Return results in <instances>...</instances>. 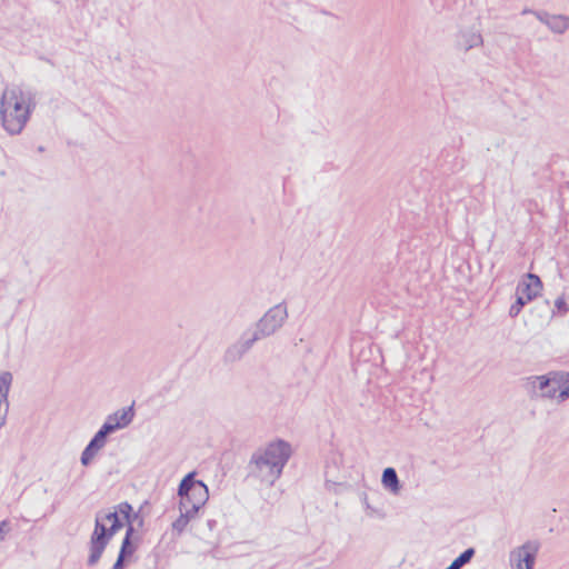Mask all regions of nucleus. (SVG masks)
<instances>
[{"label":"nucleus","instance_id":"nucleus-16","mask_svg":"<svg viewBox=\"0 0 569 569\" xmlns=\"http://www.w3.org/2000/svg\"><path fill=\"white\" fill-rule=\"evenodd\" d=\"M13 381V376L10 371L0 372V401L6 405V412H9V392Z\"/></svg>","mask_w":569,"mask_h":569},{"label":"nucleus","instance_id":"nucleus-12","mask_svg":"<svg viewBox=\"0 0 569 569\" xmlns=\"http://www.w3.org/2000/svg\"><path fill=\"white\" fill-rule=\"evenodd\" d=\"M552 386L555 398L562 402L569 398V372L552 371Z\"/></svg>","mask_w":569,"mask_h":569},{"label":"nucleus","instance_id":"nucleus-1","mask_svg":"<svg viewBox=\"0 0 569 569\" xmlns=\"http://www.w3.org/2000/svg\"><path fill=\"white\" fill-rule=\"evenodd\" d=\"M289 442L278 439L254 451L248 463V476L272 486L282 475L291 457Z\"/></svg>","mask_w":569,"mask_h":569},{"label":"nucleus","instance_id":"nucleus-25","mask_svg":"<svg viewBox=\"0 0 569 569\" xmlns=\"http://www.w3.org/2000/svg\"><path fill=\"white\" fill-rule=\"evenodd\" d=\"M10 522L8 520H2L0 522V541H3L6 535L10 531Z\"/></svg>","mask_w":569,"mask_h":569},{"label":"nucleus","instance_id":"nucleus-18","mask_svg":"<svg viewBox=\"0 0 569 569\" xmlns=\"http://www.w3.org/2000/svg\"><path fill=\"white\" fill-rule=\"evenodd\" d=\"M133 532H134V528H133L132 523H129V526L127 527L126 536H124L121 547H120L119 556L129 558L133 555V552L136 550V548L131 541Z\"/></svg>","mask_w":569,"mask_h":569},{"label":"nucleus","instance_id":"nucleus-5","mask_svg":"<svg viewBox=\"0 0 569 569\" xmlns=\"http://www.w3.org/2000/svg\"><path fill=\"white\" fill-rule=\"evenodd\" d=\"M288 319V309L284 302L271 307L256 323L251 332L258 340L270 337L277 332Z\"/></svg>","mask_w":569,"mask_h":569},{"label":"nucleus","instance_id":"nucleus-22","mask_svg":"<svg viewBox=\"0 0 569 569\" xmlns=\"http://www.w3.org/2000/svg\"><path fill=\"white\" fill-rule=\"evenodd\" d=\"M90 441L97 445L98 448L102 449L107 443V437L98 430Z\"/></svg>","mask_w":569,"mask_h":569},{"label":"nucleus","instance_id":"nucleus-31","mask_svg":"<svg viewBox=\"0 0 569 569\" xmlns=\"http://www.w3.org/2000/svg\"><path fill=\"white\" fill-rule=\"evenodd\" d=\"M336 485L335 482H331L329 480L326 481V486L329 489L331 486Z\"/></svg>","mask_w":569,"mask_h":569},{"label":"nucleus","instance_id":"nucleus-13","mask_svg":"<svg viewBox=\"0 0 569 569\" xmlns=\"http://www.w3.org/2000/svg\"><path fill=\"white\" fill-rule=\"evenodd\" d=\"M483 43V38L480 32L472 30H463L460 31L458 36V48L463 50L465 52L480 47Z\"/></svg>","mask_w":569,"mask_h":569},{"label":"nucleus","instance_id":"nucleus-11","mask_svg":"<svg viewBox=\"0 0 569 569\" xmlns=\"http://www.w3.org/2000/svg\"><path fill=\"white\" fill-rule=\"evenodd\" d=\"M132 506L124 501V502H120L119 505H117L114 507V510L113 511H103V510H99L97 513H96V519L99 517V521L101 523H106V522H112L116 518H118L120 515L123 516L124 520L127 521V523H132L131 521V513H132Z\"/></svg>","mask_w":569,"mask_h":569},{"label":"nucleus","instance_id":"nucleus-29","mask_svg":"<svg viewBox=\"0 0 569 569\" xmlns=\"http://www.w3.org/2000/svg\"><path fill=\"white\" fill-rule=\"evenodd\" d=\"M546 10H533V9H529V8H525L522 11H521V14L522 16H526V14H533L535 16V12H545Z\"/></svg>","mask_w":569,"mask_h":569},{"label":"nucleus","instance_id":"nucleus-32","mask_svg":"<svg viewBox=\"0 0 569 569\" xmlns=\"http://www.w3.org/2000/svg\"><path fill=\"white\" fill-rule=\"evenodd\" d=\"M38 151L39 152H43L44 151V148L42 146L38 147Z\"/></svg>","mask_w":569,"mask_h":569},{"label":"nucleus","instance_id":"nucleus-27","mask_svg":"<svg viewBox=\"0 0 569 569\" xmlns=\"http://www.w3.org/2000/svg\"><path fill=\"white\" fill-rule=\"evenodd\" d=\"M126 559L127 558L121 557V556L118 555V558H117L116 562L113 563L112 569H123L124 568V560Z\"/></svg>","mask_w":569,"mask_h":569},{"label":"nucleus","instance_id":"nucleus-20","mask_svg":"<svg viewBox=\"0 0 569 569\" xmlns=\"http://www.w3.org/2000/svg\"><path fill=\"white\" fill-rule=\"evenodd\" d=\"M99 450L100 448H98L97 445H94L92 441H89V443L81 453V463L83 466H89Z\"/></svg>","mask_w":569,"mask_h":569},{"label":"nucleus","instance_id":"nucleus-19","mask_svg":"<svg viewBox=\"0 0 569 569\" xmlns=\"http://www.w3.org/2000/svg\"><path fill=\"white\" fill-rule=\"evenodd\" d=\"M475 553V548H467L450 563V566L452 567V569H461L463 566L471 561Z\"/></svg>","mask_w":569,"mask_h":569},{"label":"nucleus","instance_id":"nucleus-26","mask_svg":"<svg viewBox=\"0 0 569 569\" xmlns=\"http://www.w3.org/2000/svg\"><path fill=\"white\" fill-rule=\"evenodd\" d=\"M8 412H6V405L3 401H0V428H2L7 422Z\"/></svg>","mask_w":569,"mask_h":569},{"label":"nucleus","instance_id":"nucleus-28","mask_svg":"<svg viewBox=\"0 0 569 569\" xmlns=\"http://www.w3.org/2000/svg\"><path fill=\"white\" fill-rule=\"evenodd\" d=\"M555 305L559 311H567L568 309L567 303L562 298H558Z\"/></svg>","mask_w":569,"mask_h":569},{"label":"nucleus","instance_id":"nucleus-17","mask_svg":"<svg viewBox=\"0 0 569 569\" xmlns=\"http://www.w3.org/2000/svg\"><path fill=\"white\" fill-rule=\"evenodd\" d=\"M197 512H192L190 509L183 508L180 510V516L172 522V531L180 536L187 528L190 520L196 517Z\"/></svg>","mask_w":569,"mask_h":569},{"label":"nucleus","instance_id":"nucleus-9","mask_svg":"<svg viewBox=\"0 0 569 569\" xmlns=\"http://www.w3.org/2000/svg\"><path fill=\"white\" fill-rule=\"evenodd\" d=\"M258 341V337L250 331H244L239 340L231 345L224 352L226 362L239 361Z\"/></svg>","mask_w":569,"mask_h":569},{"label":"nucleus","instance_id":"nucleus-3","mask_svg":"<svg viewBox=\"0 0 569 569\" xmlns=\"http://www.w3.org/2000/svg\"><path fill=\"white\" fill-rule=\"evenodd\" d=\"M178 496L180 497L179 510L187 508L198 513L209 499V489L202 480L196 479V472L192 471L180 481Z\"/></svg>","mask_w":569,"mask_h":569},{"label":"nucleus","instance_id":"nucleus-10","mask_svg":"<svg viewBox=\"0 0 569 569\" xmlns=\"http://www.w3.org/2000/svg\"><path fill=\"white\" fill-rule=\"evenodd\" d=\"M535 17L553 33L562 34L569 29V16L551 14L545 11L535 12Z\"/></svg>","mask_w":569,"mask_h":569},{"label":"nucleus","instance_id":"nucleus-6","mask_svg":"<svg viewBox=\"0 0 569 569\" xmlns=\"http://www.w3.org/2000/svg\"><path fill=\"white\" fill-rule=\"evenodd\" d=\"M528 281H520L516 288V301L509 309V316L516 318L522 308L533 300L542 289L541 279L535 273H527Z\"/></svg>","mask_w":569,"mask_h":569},{"label":"nucleus","instance_id":"nucleus-8","mask_svg":"<svg viewBox=\"0 0 569 569\" xmlns=\"http://www.w3.org/2000/svg\"><path fill=\"white\" fill-rule=\"evenodd\" d=\"M538 551L539 543L531 540L513 549L510 552V563L512 569H533Z\"/></svg>","mask_w":569,"mask_h":569},{"label":"nucleus","instance_id":"nucleus-24","mask_svg":"<svg viewBox=\"0 0 569 569\" xmlns=\"http://www.w3.org/2000/svg\"><path fill=\"white\" fill-rule=\"evenodd\" d=\"M10 522L8 520H2L0 522V541H3L6 535L10 531Z\"/></svg>","mask_w":569,"mask_h":569},{"label":"nucleus","instance_id":"nucleus-2","mask_svg":"<svg viewBox=\"0 0 569 569\" xmlns=\"http://www.w3.org/2000/svg\"><path fill=\"white\" fill-rule=\"evenodd\" d=\"M36 107L31 91L19 87L8 88L1 96L0 116L4 130L10 134L22 131Z\"/></svg>","mask_w":569,"mask_h":569},{"label":"nucleus","instance_id":"nucleus-23","mask_svg":"<svg viewBox=\"0 0 569 569\" xmlns=\"http://www.w3.org/2000/svg\"><path fill=\"white\" fill-rule=\"evenodd\" d=\"M10 522L8 520H2L0 522V541H3L6 535L10 531Z\"/></svg>","mask_w":569,"mask_h":569},{"label":"nucleus","instance_id":"nucleus-14","mask_svg":"<svg viewBox=\"0 0 569 569\" xmlns=\"http://www.w3.org/2000/svg\"><path fill=\"white\" fill-rule=\"evenodd\" d=\"M133 417H134L133 406H130L127 408H122L112 415H109L107 418L112 423H119L120 429H122L132 422Z\"/></svg>","mask_w":569,"mask_h":569},{"label":"nucleus","instance_id":"nucleus-15","mask_svg":"<svg viewBox=\"0 0 569 569\" xmlns=\"http://www.w3.org/2000/svg\"><path fill=\"white\" fill-rule=\"evenodd\" d=\"M381 482L382 486L386 489H389L392 493H398L401 489L397 471L392 467H388L383 470Z\"/></svg>","mask_w":569,"mask_h":569},{"label":"nucleus","instance_id":"nucleus-21","mask_svg":"<svg viewBox=\"0 0 569 569\" xmlns=\"http://www.w3.org/2000/svg\"><path fill=\"white\" fill-rule=\"evenodd\" d=\"M120 429L119 423H112L110 420H106L104 423L99 429L100 432H102L107 438L110 433L117 431Z\"/></svg>","mask_w":569,"mask_h":569},{"label":"nucleus","instance_id":"nucleus-30","mask_svg":"<svg viewBox=\"0 0 569 569\" xmlns=\"http://www.w3.org/2000/svg\"><path fill=\"white\" fill-rule=\"evenodd\" d=\"M214 525H216L214 520H209L208 521V526H209L210 529H212Z\"/></svg>","mask_w":569,"mask_h":569},{"label":"nucleus","instance_id":"nucleus-4","mask_svg":"<svg viewBox=\"0 0 569 569\" xmlns=\"http://www.w3.org/2000/svg\"><path fill=\"white\" fill-rule=\"evenodd\" d=\"M98 517L94 520V529L89 541L88 566L90 567L98 563L112 537L123 527L120 516L110 523L109 528L106 523H101Z\"/></svg>","mask_w":569,"mask_h":569},{"label":"nucleus","instance_id":"nucleus-7","mask_svg":"<svg viewBox=\"0 0 569 569\" xmlns=\"http://www.w3.org/2000/svg\"><path fill=\"white\" fill-rule=\"evenodd\" d=\"M523 388L531 398H555L552 371L542 376H530L523 381Z\"/></svg>","mask_w":569,"mask_h":569}]
</instances>
